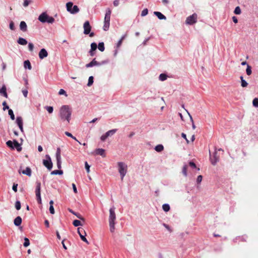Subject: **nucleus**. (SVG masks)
Segmentation results:
<instances>
[{"instance_id":"bb28decb","label":"nucleus","mask_w":258,"mask_h":258,"mask_svg":"<svg viewBox=\"0 0 258 258\" xmlns=\"http://www.w3.org/2000/svg\"><path fill=\"white\" fill-rule=\"evenodd\" d=\"M164 147L161 144L157 145L155 148V150L158 152L162 151Z\"/></svg>"},{"instance_id":"c9c22d12","label":"nucleus","mask_w":258,"mask_h":258,"mask_svg":"<svg viewBox=\"0 0 258 258\" xmlns=\"http://www.w3.org/2000/svg\"><path fill=\"white\" fill-rule=\"evenodd\" d=\"M246 73L247 75L248 76L250 75L252 73L251 67L248 64L247 65V68L246 69Z\"/></svg>"},{"instance_id":"a18cd8bd","label":"nucleus","mask_w":258,"mask_h":258,"mask_svg":"<svg viewBox=\"0 0 258 258\" xmlns=\"http://www.w3.org/2000/svg\"><path fill=\"white\" fill-rule=\"evenodd\" d=\"M29 244H30L29 240L27 238L25 237L24 238V242L23 243L24 246L27 247L29 245Z\"/></svg>"},{"instance_id":"aec40b11","label":"nucleus","mask_w":258,"mask_h":258,"mask_svg":"<svg viewBox=\"0 0 258 258\" xmlns=\"http://www.w3.org/2000/svg\"><path fill=\"white\" fill-rule=\"evenodd\" d=\"M7 88L5 85L3 86L1 89H0V94L4 96L6 98H8V94L7 93Z\"/></svg>"},{"instance_id":"774afa93","label":"nucleus","mask_w":258,"mask_h":258,"mask_svg":"<svg viewBox=\"0 0 258 258\" xmlns=\"http://www.w3.org/2000/svg\"><path fill=\"white\" fill-rule=\"evenodd\" d=\"M72 186H73V191L75 193H77V187H76V186L75 185V183H73L72 184Z\"/></svg>"},{"instance_id":"4be33fe9","label":"nucleus","mask_w":258,"mask_h":258,"mask_svg":"<svg viewBox=\"0 0 258 258\" xmlns=\"http://www.w3.org/2000/svg\"><path fill=\"white\" fill-rule=\"evenodd\" d=\"M14 224L17 226H20L22 223V218L20 216L17 217L14 221Z\"/></svg>"},{"instance_id":"2eb2a0df","label":"nucleus","mask_w":258,"mask_h":258,"mask_svg":"<svg viewBox=\"0 0 258 258\" xmlns=\"http://www.w3.org/2000/svg\"><path fill=\"white\" fill-rule=\"evenodd\" d=\"M38 55L39 58L42 59L48 56V53L45 49L42 48L39 51Z\"/></svg>"},{"instance_id":"13d9d810","label":"nucleus","mask_w":258,"mask_h":258,"mask_svg":"<svg viewBox=\"0 0 258 258\" xmlns=\"http://www.w3.org/2000/svg\"><path fill=\"white\" fill-rule=\"evenodd\" d=\"M203 176L202 175H199L197 179V182L198 183H200L202 180Z\"/></svg>"},{"instance_id":"0e129e2a","label":"nucleus","mask_w":258,"mask_h":258,"mask_svg":"<svg viewBox=\"0 0 258 258\" xmlns=\"http://www.w3.org/2000/svg\"><path fill=\"white\" fill-rule=\"evenodd\" d=\"M189 165L192 168H196V165L195 163L192 161L189 162Z\"/></svg>"},{"instance_id":"2f4dec72","label":"nucleus","mask_w":258,"mask_h":258,"mask_svg":"<svg viewBox=\"0 0 258 258\" xmlns=\"http://www.w3.org/2000/svg\"><path fill=\"white\" fill-rule=\"evenodd\" d=\"M63 174V171L61 170H55L51 172L52 175H61Z\"/></svg>"},{"instance_id":"6ab92c4d","label":"nucleus","mask_w":258,"mask_h":258,"mask_svg":"<svg viewBox=\"0 0 258 258\" xmlns=\"http://www.w3.org/2000/svg\"><path fill=\"white\" fill-rule=\"evenodd\" d=\"M154 14L156 16L159 20H166V17L163 15L161 12H154Z\"/></svg>"},{"instance_id":"5701e85b","label":"nucleus","mask_w":258,"mask_h":258,"mask_svg":"<svg viewBox=\"0 0 258 258\" xmlns=\"http://www.w3.org/2000/svg\"><path fill=\"white\" fill-rule=\"evenodd\" d=\"M17 42L19 44H21L22 45H25L27 44V41L25 39L22 38V37H20L18 39Z\"/></svg>"},{"instance_id":"473e14b6","label":"nucleus","mask_w":258,"mask_h":258,"mask_svg":"<svg viewBox=\"0 0 258 258\" xmlns=\"http://www.w3.org/2000/svg\"><path fill=\"white\" fill-rule=\"evenodd\" d=\"M98 48L101 51H103L105 49L104 44L103 42H100L98 44Z\"/></svg>"},{"instance_id":"de8ad7c7","label":"nucleus","mask_w":258,"mask_h":258,"mask_svg":"<svg viewBox=\"0 0 258 258\" xmlns=\"http://www.w3.org/2000/svg\"><path fill=\"white\" fill-rule=\"evenodd\" d=\"M253 105L255 107H258V98H255L252 101Z\"/></svg>"},{"instance_id":"e433bc0d","label":"nucleus","mask_w":258,"mask_h":258,"mask_svg":"<svg viewBox=\"0 0 258 258\" xmlns=\"http://www.w3.org/2000/svg\"><path fill=\"white\" fill-rule=\"evenodd\" d=\"M126 36V34L123 35L121 37V38H120V39L118 41V42L117 43V47H119L121 45L122 42L123 40L125 38Z\"/></svg>"},{"instance_id":"a19ab883","label":"nucleus","mask_w":258,"mask_h":258,"mask_svg":"<svg viewBox=\"0 0 258 258\" xmlns=\"http://www.w3.org/2000/svg\"><path fill=\"white\" fill-rule=\"evenodd\" d=\"M187 166L186 165H184L182 168V172L185 176H187Z\"/></svg>"},{"instance_id":"b1692460","label":"nucleus","mask_w":258,"mask_h":258,"mask_svg":"<svg viewBox=\"0 0 258 258\" xmlns=\"http://www.w3.org/2000/svg\"><path fill=\"white\" fill-rule=\"evenodd\" d=\"M22 173L29 176L31 175V169L29 167H27L25 170H23Z\"/></svg>"},{"instance_id":"412c9836","label":"nucleus","mask_w":258,"mask_h":258,"mask_svg":"<svg viewBox=\"0 0 258 258\" xmlns=\"http://www.w3.org/2000/svg\"><path fill=\"white\" fill-rule=\"evenodd\" d=\"M27 24L24 21H21L20 24V29L23 31L26 32L27 31Z\"/></svg>"},{"instance_id":"4d7b16f0","label":"nucleus","mask_w":258,"mask_h":258,"mask_svg":"<svg viewBox=\"0 0 258 258\" xmlns=\"http://www.w3.org/2000/svg\"><path fill=\"white\" fill-rule=\"evenodd\" d=\"M108 137L106 135V134L103 135L101 136V137H100V139L102 141H105V140L108 138Z\"/></svg>"},{"instance_id":"680f3d73","label":"nucleus","mask_w":258,"mask_h":258,"mask_svg":"<svg viewBox=\"0 0 258 258\" xmlns=\"http://www.w3.org/2000/svg\"><path fill=\"white\" fill-rule=\"evenodd\" d=\"M3 105L4 106L3 109L5 110L6 109H9V107L7 105V103L5 101L3 103Z\"/></svg>"},{"instance_id":"393cba45","label":"nucleus","mask_w":258,"mask_h":258,"mask_svg":"<svg viewBox=\"0 0 258 258\" xmlns=\"http://www.w3.org/2000/svg\"><path fill=\"white\" fill-rule=\"evenodd\" d=\"M16 122L18 126L23 125V119L21 116L17 117Z\"/></svg>"},{"instance_id":"ddd939ff","label":"nucleus","mask_w":258,"mask_h":258,"mask_svg":"<svg viewBox=\"0 0 258 258\" xmlns=\"http://www.w3.org/2000/svg\"><path fill=\"white\" fill-rule=\"evenodd\" d=\"M219 157L217 155V151H215L212 156H210L211 163L215 165L219 161Z\"/></svg>"},{"instance_id":"c85d7f7f","label":"nucleus","mask_w":258,"mask_h":258,"mask_svg":"<svg viewBox=\"0 0 258 258\" xmlns=\"http://www.w3.org/2000/svg\"><path fill=\"white\" fill-rule=\"evenodd\" d=\"M65 135L66 136H67L68 137H71L73 139L75 140V141H77L80 144H82L81 143H80L77 139L75 137L73 136L72 135V134L68 132H65Z\"/></svg>"},{"instance_id":"4c0bfd02","label":"nucleus","mask_w":258,"mask_h":258,"mask_svg":"<svg viewBox=\"0 0 258 258\" xmlns=\"http://www.w3.org/2000/svg\"><path fill=\"white\" fill-rule=\"evenodd\" d=\"M167 79V75L164 74H161L159 76V80L163 81Z\"/></svg>"},{"instance_id":"5fc2aeb1","label":"nucleus","mask_w":258,"mask_h":258,"mask_svg":"<svg viewBox=\"0 0 258 258\" xmlns=\"http://www.w3.org/2000/svg\"><path fill=\"white\" fill-rule=\"evenodd\" d=\"M30 3V0H24V3H23V6H24V7H26L29 5Z\"/></svg>"},{"instance_id":"39448f33","label":"nucleus","mask_w":258,"mask_h":258,"mask_svg":"<svg viewBox=\"0 0 258 258\" xmlns=\"http://www.w3.org/2000/svg\"><path fill=\"white\" fill-rule=\"evenodd\" d=\"M6 145L8 147L12 149H14L16 148L17 150L19 152L22 150V147H21V145L17 141L14 140L13 141H8L6 142Z\"/></svg>"},{"instance_id":"09e8293b","label":"nucleus","mask_w":258,"mask_h":258,"mask_svg":"<svg viewBox=\"0 0 258 258\" xmlns=\"http://www.w3.org/2000/svg\"><path fill=\"white\" fill-rule=\"evenodd\" d=\"M148 13V10L147 9H144L141 13V16L142 17L146 16Z\"/></svg>"},{"instance_id":"72a5a7b5","label":"nucleus","mask_w":258,"mask_h":258,"mask_svg":"<svg viewBox=\"0 0 258 258\" xmlns=\"http://www.w3.org/2000/svg\"><path fill=\"white\" fill-rule=\"evenodd\" d=\"M162 208L165 212H168L170 210V206L167 204H164L162 206Z\"/></svg>"},{"instance_id":"338daca9","label":"nucleus","mask_w":258,"mask_h":258,"mask_svg":"<svg viewBox=\"0 0 258 258\" xmlns=\"http://www.w3.org/2000/svg\"><path fill=\"white\" fill-rule=\"evenodd\" d=\"M113 4L114 6L117 7L119 5V0H115L113 1Z\"/></svg>"},{"instance_id":"864d4df0","label":"nucleus","mask_w":258,"mask_h":258,"mask_svg":"<svg viewBox=\"0 0 258 258\" xmlns=\"http://www.w3.org/2000/svg\"><path fill=\"white\" fill-rule=\"evenodd\" d=\"M22 92V93H23L24 96L25 97H27V95H28V93L27 89H23Z\"/></svg>"},{"instance_id":"6e6d98bb","label":"nucleus","mask_w":258,"mask_h":258,"mask_svg":"<svg viewBox=\"0 0 258 258\" xmlns=\"http://www.w3.org/2000/svg\"><path fill=\"white\" fill-rule=\"evenodd\" d=\"M58 94L59 95H65L66 96H67L66 92L62 89L59 90Z\"/></svg>"},{"instance_id":"9d476101","label":"nucleus","mask_w":258,"mask_h":258,"mask_svg":"<svg viewBox=\"0 0 258 258\" xmlns=\"http://www.w3.org/2000/svg\"><path fill=\"white\" fill-rule=\"evenodd\" d=\"M78 233L79 234L80 238L82 241L88 244L89 242L87 239L86 238L85 236L86 235V232L83 228L79 227L78 228Z\"/></svg>"},{"instance_id":"f3484780","label":"nucleus","mask_w":258,"mask_h":258,"mask_svg":"<svg viewBox=\"0 0 258 258\" xmlns=\"http://www.w3.org/2000/svg\"><path fill=\"white\" fill-rule=\"evenodd\" d=\"M96 154L101 156L102 157H105L106 154L105 153V150L102 148L97 149L95 151Z\"/></svg>"},{"instance_id":"9b49d317","label":"nucleus","mask_w":258,"mask_h":258,"mask_svg":"<svg viewBox=\"0 0 258 258\" xmlns=\"http://www.w3.org/2000/svg\"><path fill=\"white\" fill-rule=\"evenodd\" d=\"M56 159L57 167L58 169H60L61 167V161L60 156V149L59 148H58L56 150Z\"/></svg>"},{"instance_id":"c756f323","label":"nucleus","mask_w":258,"mask_h":258,"mask_svg":"<svg viewBox=\"0 0 258 258\" xmlns=\"http://www.w3.org/2000/svg\"><path fill=\"white\" fill-rule=\"evenodd\" d=\"M240 80H241V85L242 87H247L248 84L246 82L245 80H244L243 77L242 76H240Z\"/></svg>"},{"instance_id":"603ef678","label":"nucleus","mask_w":258,"mask_h":258,"mask_svg":"<svg viewBox=\"0 0 258 258\" xmlns=\"http://www.w3.org/2000/svg\"><path fill=\"white\" fill-rule=\"evenodd\" d=\"M46 109L49 113H51L53 110V108L52 106H46Z\"/></svg>"},{"instance_id":"423d86ee","label":"nucleus","mask_w":258,"mask_h":258,"mask_svg":"<svg viewBox=\"0 0 258 258\" xmlns=\"http://www.w3.org/2000/svg\"><path fill=\"white\" fill-rule=\"evenodd\" d=\"M66 8L67 11L72 14H77L80 11L79 8L77 6H73V3L72 2H69L67 3Z\"/></svg>"},{"instance_id":"c03bdc74","label":"nucleus","mask_w":258,"mask_h":258,"mask_svg":"<svg viewBox=\"0 0 258 258\" xmlns=\"http://www.w3.org/2000/svg\"><path fill=\"white\" fill-rule=\"evenodd\" d=\"M241 9L239 7H236L234 10V13L236 15H239L241 14Z\"/></svg>"},{"instance_id":"bf43d9fd","label":"nucleus","mask_w":258,"mask_h":258,"mask_svg":"<svg viewBox=\"0 0 258 258\" xmlns=\"http://www.w3.org/2000/svg\"><path fill=\"white\" fill-rule=\"evenodd\" d=\"M9 27L10 29H11L12 30H14L15 29L14 24L13 21H11L10 22Z\"/></svg>"},{"instance_id":"3c124183","label":"nucleus","mask_w":258,"mask_h":258,"mask_svg":"<svg viewBox=\"0 0 258 258\" xmlns=\"http://www.w3.org/2000/svg\"><path fill=\"white\" fill-rule=\"evenodd\" d=\"M85 169H86L87 172L88 173H89L90 172V166L88 164L87 162H85Z\"/></svg>"},{"instance_id":"e2e57ef3","label":"nucleus","mask_w":258,"mask_h":258,"mask_svg":"<svg viewBox=\"0 0 258 258\" xmlns=\"http://www.w3.org/2000/svg\"><path fill=\"white\" fill-rule=\"evenodd\" d=\"M17 186H18V184H16V183L13 184L12 189L15 192L17 191Z\"/></svg>"},{"instance_id":"f8f14e48","label":"nucleus","mask_w":258,"mask_h":258,"mask_svg":"<svg viewBox=\"0 0 258 258\" xmlns=\"http://www.w3.org/2000/svg\"><path fill=\"white\" fill-rule=\"evenodd\" d=\"M84 33L86 35L89 34L91 32V27L88 21H86L83 25Z\"/></svg>"},{"instance_id":"6e6552de","label":"nucleus","mask_w":258,"mask_h":258,"mask_svg":"<svg viewBox=\"0 0 258 258\" xmlns=\"http://www.w3.org/2000/svg\"><path fill=\"white\" fill-rule=\"evenodd\" d=\"M41 183L40 182H36V187L35 189V194L36 199L39 204H41Z\"/></svg>"},{"instance_id":"cd10ccee","label":"nucleus","mask_w":258,"mask_h":258,"mask_svg":"<svg viewBox=\"0 0 258 258\" xmlns=\"http://www.w3.org/2000/svg\"><path fill=\"white\" fill-rule=\"evenodd\" d=\"M117 131V129H113L107 132L105 134L108 137L113 135Z\"/></svg>"},{"instance_id":"37998d69","label":"nucleus","mask_w":258,"mask_h":258,"mask_svg":"<svg viewBox=\"0 0 258 258\" xmlns=\"http://www.w3.org/2000/svg\"><path fill=\"white\" fill-rule=\"evenodd\" d=\"M21 203L19 201H17L15 203V208L17 210H19L21 209Z\"/></svg>"},{"instance_id":"a878e982","label":"nucleus","mask_w":258,"mask_h":258,"mask_svg":"<svg viewBox=\"0 0 258 258\" xmlns=\"http://www.w3.org/2000/svg\"><path fill=\"white\" fill-rule=\"evenodd\" d=\"M24 67L25 69H28L29 70H31L32 68L30 62L28 60H25L24 61Z\"/></svg>"},{"instance_id":"f03ea898","label":"nucleus","mask_w":258,"mask_h":258,"mask_svg":"<svg viewBox=\"0 0 258 258\" xmlns=\"http://www.w3.org/2000/svg\"><path fill=\"white\" fill-rule=\"evenodd\" d=\"M115 208L112 207L109 209V230L111 233H113L115 231V224L116 220V214L115 213Z\"/></svg>"},{"instance_id":"20e7f679","label":"nucleus","mask_w":258,"mask_h":258,"mask_svg":"<svg viewBox=\"0 0 258 258\" xmlns=\"http://www.w3.org/2000/svg\"><path fill=\"white\" fill-rule=\"evenodd\" d=\"M118 171L119 173L120 178L123 180L124 176H125L127 171V166L126 164L123 162H117Z\"/></svg>"},{"instance_id":"8fccbe9b","label":"nucleus","mask_w":258,"mask_h":258,"mask_svg":"<svg viewBox=\"0 0 258 258\" xmlns=\"http://www.w3.org/2000/svg\"><path fill=\"white\" fill-rule=\"evenodd\" d=\"M28 49L30 51H32L34 49V45L32 43L29 42L28 44Z\"/></svg>"},{"instance_id":"4468645a","label":"nucleus","mask_w":258,"mask_h":258,"mask_svg":"<svg viewBox=\"0 0 258 258\" xmlns=\"http://www.w3.org/2000/svg\"><path fill=\"white\" fill-rule=\"evenodd\" d=\"M103 63H104V62H102V63L98 62L96 60L95 58H94L90 62L86 64V67L91 68L95 66H100Z\"/></svg>"},{"instance_id":"f704fd0d","label":"nucleus","mask_w":258,"mask_h":258,"mask_svg":"<svg viewBox=\"0 0 258 258\" xmlns=\"http://www.w3.org/2000/svg\"><path fill=\"white\" fill-rule=\"evenodd\" d=\"M73 225L75 227H78L82 225L80 221L78 220H75L73 223Z\"/></svg>"},{"instance_id":"a211bd4d","label":"nucleus","mask_w":258,"mask_h":258,"mask_svg":"<svg viewBox=\"0 0 258 258\" xmlns=\"http://www.w3.org/2000/svg\"><path fill=\"white\" fill-rule=\"evenodd\" d=\"M68 211L72 214L75 215L79 219L84 221V218L82 216V215L80 214L74 212L73 210L71 209H68Z\"/></svg>"},{"instance_id":"ea45409f","label":"nucleus","mask_w":258,"mask_h":258,"mask_svg":"<svg viewBox=\"0 0 258 258\" xmlns=\"http://www.w3.org/2000/svg\"><path fill=\"white\" fill-rule=\"evenodd\" d=\"M93 77L90 76L88 79V82L87 84L88 86H91L93 83Z\"/></svg>"},{"instance_id":"79ce46f5","label":"nucleus","mask_w":258,"mask_h":258,"mask_svg":"<svg viewBox=\"0 0 258 258\" xmlns=\"http://www.w3.org/2000/svg\"><path fill=\"white\" fill-rule=\"evenodd\" d=\"M97 47V44L95 42H93L91 44V50L95 51L96 50Z\"/></svg>"},{"instance_id":"49530a36","label":"nucleus","mask_w":258,"mask_h":258,"mask_svg":"<svg viewBox=\"0 0 258 258\" xmlns=\"http://www.w3.org/2000/svg\"><path fill=\"white\" fill-rule=\"evenodd\" d=\"M186 111L187 112L188 115L189 116L190 121L192 122V128L194 130H195L196 128V125L194 124V120H193V119L192 118V116H191V115L189 114V113L187 110H186Z\"/></svg>"},{"instance_id":"7ed1b4c3","label":"nucleus","mask_w":258,"mask_h":258,"mask_svg":"<svg viewBox=\"0 0 258 258\" xmlns=\"http://www.w3.org/2000/svg\"><path fill=\"white\" fill-rule=\"evenodd\" d=\"M38 20L41 23H47L49 24H52L54 22V19L47 15L46 12H43L38 17Z\"/></svg>"},{"instance_id":"f257e3e1","label":"nucleus","mask_w":258,"mask_h":258,"mask_svg":"<svg viewBox=\"0 0 258 258\" xmlns=\"http://www.w3.org/2000/svg\"><path fill=\"white\" fill-rule=\"evenodd\" d=\"M72 112V109L69 105H62L60 108L59 116L62 121L67 120L69 123Z\"/></svg>"},{"instance_id":"7c9ffc66","label":"nucleus","mask_w":258,"mask_h":258,"mask_svg":"<svg viewBox=\"0 0 258 258\" xmlns=\"http://www.w3.org/2000/svg\"><path fill=\"white\" fill-rule=\"evenodd\" d=\"M110 26V22L107 21H104V25H103V30L104 31H107L108 30Z\"/></svg>"},{"instance_id":"052dcab7","label":"nucleus","mask_w":258,"mask_h":258,"mask_svg":"<svg viewBox=\"0 0 258 258\" xmlns=\"http://www.w3.org/2000/svg\"><path fill=\"white\" fill-rule=\"evenodd\" d=\"M49 211L51 214H54V209L53 206L52 205L50 206Z\"/></svg>"},{"instance_id":"1a4fd4ad","label":"nucleus","mask_w":258,"mask_h":258,"mask_svg":"<svg viewBox=\"0 0 258 258\" xmlns=\"http://www.w3.org/2000/svg\"><path fill=\"white\" fill-rule=\"evenodd\" d=\"M197 22V15L195 13L186 18L185 23L188 25H193Z\"/></svg>"},{"instance_id":"0eeeda50","label":"nucleus","mask_w":258,"mask_h":258,"mask_svg":"<svg viewBox=\"0 0 258 258\" xmlns=\"http://www.w3.org/2000/svg\"><path fill=\"white\" fill-rule=\"evenodd\" d=\"M45 158V159L43 160V164L47 168L48 170H50L53 166L51 158L49 155H46Z\"/></svg>"},{"instance_id":"58836bf2","label":"nucleus","mask_w":258,"mask_h":258,"mask_svg":"<svg viewBox=\"0 0 258 258\" xmlns=\"http://www.w3.org/2000/svg\"><path fill=\"white\" fill-rule=\"evenodd\" d=\"M8 113H9V114L10 116V117L12 119V120H14L15 119V115H14L13 111L11 109H9Z\"/></svg>"},{"instance_id":"69168bd1","label":"nucleus","mask_w":258,"mask_h":258,"mask_svg":"<svg viewBox=\"0 0 258 258\" xmlns=\"http://www.w3.org/2000/svg\"><path fill=\"white\" fill-rule=\"evenodd\" d=\"M181 137H182L183 138H184V139L186 140V143H187V144H188V143H189V141H188V139L186 138V135H185L184 133H182L181 134Z\"/></svg>"},{"instance_id":"dca6fc26","label":"nucleus","mask_w":258,"mask_h":258,"mask_svg":"<svg viewBox=\"0 0 258 258\" xmlns=\"http://www.w3.org/2000/svg\"><path fill=\"white\" fill-rule=\"evenodd\" d=\"M111 14V11L109 8H107L106 10V13L105 15L104 21H107L110 22V16Z\"/></svg>"}]
</instances>
